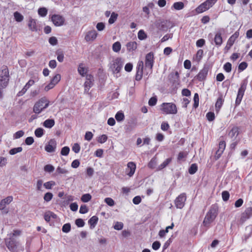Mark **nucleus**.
Here are the masks:
<instances>
[{"instance_id": "obj_26", "label": "nucleus", "mask_w": 252, "mask_h": 252, "mask_svg": "<svg viewBox=\"0 0 252 252\" xmlns=\"http://www.w3.org/2000/svg\"><path fill=\"white\" fill-rule=\"evenodd\" d=\"M126 47L129 52L134 51L137 48V43L135 41L129 42L126 44Z\"/></svg>"}, {"instance_id": "obj_10", "label": "nucleus", "mask_w": 252, "mask_h": 252, "mask_svg": "<svg viewBox=\"0 0 252 252\" xmlns=\"http://www.w3.org/2000/svg\"><path fill=\"white\" fill-rule=\"evenodd\" d=\"M6 246L8 249L11 252H14L17 248V241L13 237H10L8 239L5 240Z\"/></svg>"}, {"instance_id": "obj_24", "label": "nucleus", "mask_w": 252, "mask_h": 252, "mask_svg": "<svg viewBox=\"0 0 252 252\" xmlns=\"http://www.w3.org/2000/svg\"><path fill=\"white\" fill-rule=\"evenodd\" d=\"M207 74H208L207 70H206L205 69H202L199 71L198 74L196 75V79L199 81H202L206 79Z\"/></svg>"}, {"instance_id": "obj_2", "label": "nucleus", "mask_w": 252, "mask_h": 252, "mask_svg": "<svg viewBox=\"0 0 252 252\" xmlns=\"http://www.w3.org/2000/svg\"><path fill=\"white\" fill-rule=\"evenodd\" d=\"M49 104V100L45 96L42 97L34 103L33 112L35 114H39L48 107Z\"/></svg>"}, {"instance_id": "obj_51", "label": "nucleus", "mask_w": 252, "mask_h": 252, "mask_svg": "<svg viewBox=\"0 0 252 252\" xmlns=\"http://www.w3.org/2000/svg\"><path fill=\"white\" fill-rule=\"evenodd\" d=\"M43 133V129L41 128H38L34 131L35 135L37 137H41Z\"/></svg>"}, {"instance_id": "obj_46", "label": "nucleus", "mask_w": 252, "mask_h": 252, "mask_svg": "<svg viewBox=\"0 0 252 252\" xmlns=\"http://www.w3.org/2000/svg\"><path fill=\"white\" fill-rule=\"evenodd\" d=\"M206 118L209 122L214 121L215 119V116L214 112H209L206 114Z\"/></svg>"}, {"instance_id": "obj_28", "label": "nucleus", "mask_w": 252, "mask_h": 252, "mask_svg": "<svg viewBox=\"0 0 252 252\" xmlns=\"http://www.w3.org/2000/svg\"><path fill=\"white\" fill-rule=\"evenodd\" d=\"M98 218L95 216H93L91 219L89 220L88 223L90 225L91 228H93L94 227L95 225L96 224L98 221Z\"/></svg>"}, {"instance_id": "obj_1", "label": "nucleus", "mask_w": 252, "mask_h": 252, "mask_svg": "<svg viewBox=\"0 0 252 252\" xmlns=\"http://www.w3.org/2000/svg\"><path fill=\"white\" fill-rule=\"evenodd\" d=\"M218 214V208L212 205L206 213L203 220L202 224L206 229L210 227L211 224L215 220Z\"/></svg>"}, {"instance_id": "obj_32", "label": "nucleus", "mask_w": 252, "mask_h": 252, "mask_svg": "<svg viewBox=\"0 0 252 252\" xmlns=\"http://www.w3.org/2000/svg\"><path fill=\"white\" fill-rule=\"evenodd\" d=\"M118 17V14L113 12L111 13L110 17L108 20L109 24H112L115 22Z\"/></svg>"}, {"instance_id": "obj_56", "label": "nucleus", "mask_w": 252, "mask_h": 252, "mask_svg": "<svg viewBox=\"0 0 252 252\" xmlns=\"http://www.w3.org/2000/svg\"><path fill=\"white\" fill-rule=\"evenodd\" d=\"M75 224L78 227H81L84 226L85 222L82 219H77L75 220Z\"/></svg>"}, {"instance_id": "obj_36", "label": "nucleus", "mask_w": 252, "mask_h": 252, "mask_svg": "<svg viewBox=\"0 0 252 252\" xmlns=\"http://www.w3.org/2000/svg\"><path fill=\"white\" fill-rule=\"evenodd\" d=\"M61 75L59 74H57L51 79V82L55 86L61 80Z\"/></svg>"}, {"instance_id": "obj_19", "label": "nucleus", "mask_w": 252, "mask_h": 252, "mask_svg": "<svg viewBox=\"0 0 252 252\" xmlns=\"http://www.w3.org/2000/svg\"><path fill=\"white\" fill-rule=\"evenodd\" d=\"M240 128L237 126H234L232 127L230 130L228 132V136L231 138H236L239 134Z\"/></svg>"}, {"instance_id": "obj_23", "label": "nucleus", "mask_w": 252, "mask_h": 252, "mask_svg": "<svg viewBox=\"0 0 252 252\" xmlns=\"http://www.w3.org/2000/svg\"><path fill=\"white\" fill-rule=\"evenodd\" d=\"M223 42L221 34L220 32H217L214 37V42L215 45L220 47L221 45Z\"/></svg>"}, {"instance_id": "obj_62", "label": "nucleus", "mask_w": 252, "mask_h": 252, "mask_svg": "<svg viewBox=\"0 0 252 252\" xmlns=\"http://www.w3.org/2000/svg\"><path fill=\"white\" fill-rule=\"evenodd\" d=\"M93 137V134L91 131H87L85 135V139L90 141L92 140Z\"/></svg>"}, {"instance_id": "obj_25", "label": "nucleus", "mask_w": 252, "mask_h": 252, "mask_svg": "<svg viewBox=\"0 0 252 252\" xmlns=\"http://www.w3.org/2000/svg\"><path fill=\"white\" fill-rule=\"evenodd\" d=\"M239 36V32L238 31L235 32L228 39L227 43L233 46L236 39Z\"/></svg>"}, {"instance_id": "obj_53", "label": "nucleus", "mask_w": 252, "mask_h": 252, "mask_svg": "<svg viewBox=\"0 0 252 252\" xmlns=\"http://www.w3.org/2000/svg\"><path fill=\"white\" fill-rule=\"evenodd\" d=\"M222 198L224 201H227L230 196L229 193L227 191H222Z\"/></svg>"}, {"instance_id": "obj_8", "label": "nucleus", "mask_w": 252, "mask_h": 252, "mask_svg": "<svg viewBox=\"0 0 252 252\" xmlns=\"http://www.w3.org/2000/svg\"><path fill=\"white\" fill-rule=\"evenodd\" d=\"M51 21L57 27L63 26L65 22L64 18L59 14H54L51 17Z\"/></svg>"}, {"instance_id": "obj_18", "label": "nucleus", "mask_w": 252, "mask_h": 252, "mask_svg": "<svg viewBox=\"0 0 252 252\" xmlns=\"http://www.w3.org/2000/svg\"><path fill=\"white\" fill-rule=\"evenodd\" d=\"M252 216V207H248L246 209L245 211L242 213L241 220L246 221Z\"/></svg>"}, {"instance_id": "obj_45", "label": "nucleus", "mask_w": 252, "mask_h": 252, "mask_svg": "<svg viewBox=\"0 0 252 252\" xmlns=\"http://www.w3.org/2000/svg\"><path fill=\"white\" fill-rule=\"evenodd\" d=\"M223 68L226 72L229 73L231 71L232 64L231 63L227 62L223 65Z\"/></svg>"}, {"instance_id": "obj_4", "label": "nucleus", "mask_w": 252, "mask_h": 252, "mask_svg": "<svg viewBox=\"0 0 252 252\" xmlns=\"http://www.w3.org/2000/svg\"><path fill=\"white\" fill-rule=\"evenodd\" d=\"M160 110L165 114H176L178 109L176 105L172 102H164L160 105Z\"/></svg>"}, {"instance_id": "obj_16", "label": "nucleus", "mask_w": 252, "mask_h": 252, "mask_svg": "<svg viewBox=\"0 0 252 252\" xmlns=\"http://www.w3.org/2000/svg\"><path fill=\"white\" fill-rule=\"evenodd\" d=\"M29 29L32 32H37L39 30L38 26L36 23V20L30 18L28 24Z\"/></svg>"}, {"instance_id": "obj_49", "label": "nucleus", "mask_w": 252, "mask_h": 252, "mask_svg": "<svg viewBox=\"0 0 252 252\" xmlns=\"http://www.w3.org/2000/svg\"><path fill=\"white\" fill-rule=\"evenodd\" d=\"M70 149L67 146L63 147L61 151V154L63 156H67L69 153Z\"/></svg>"}, {"instance_id": "obj_37", "label": "nucleus", "mask_w": 252, "mask_h": 252, "mask_svg": "<svg viewBox=\"0 0 252 252\" xmlns=\"http://www.w3.org/2000/svg\"><path fill=\"white\" fill-rule=\"evenodd\" d=\"M147 36L145 32L143 30H140L138 32V38L139 39L142 40L145 39Z\"/></svg>"}, {"instance_id": "obj_52", "label": "nucleus", "mask_w": 252, "mask_h": 252, "mask_svg": "<svg viewBox=\"0 0 252 252\" xmlns=\"http://www.w3.org/2000/svg\"><path fill=\"white\" fill-rule=\"evenodd\" d=\"M248 67V63L243 62L241 63L238 65V70L240 71H243Z\"/></svg>"}, {"instance_id": "obj_9", "label": "nucleus", "mask_w": 252, "mask_h": 252, "mask_svg": "<svg viewBox=\"0 0 252 252\" xmlns=\"http://www.w3.org/2000/svg\"><path fill=\"white\" fill-rule=\"evenodd\" d=\"M154 63V55L153 52L148 53L145 57V67L152 71Z\"/></svg>"}, {"instance_id": "obj_50", "label": "nucleus", "mask_w": 252, "mask_h": 252, "mask_svg": "<svg viewBox=\"0 0 252 252\" xmlns=\"http://www.w3.org/2000/svg\"><path fill=\"white\" fill-rule=\"evenodd\" d=\"M53 196L51 192H47L44 195V200L46 202H49L52 199Z\"/></svg>"}, {"instance_id": "obj_14", "label": "nucleus", "mask_w": 252, "mask_h": 252, "mask_svg": "<svg viewBox=\"0 0 252 252\" xmlns=\"http://www.w3.org/2000/svg\"><path fill=\"white\" fill-rule=\"evenodd\" d=\"M143 63L142 61H140L138 62L137 66V71L135 75V79L137 81L140 80L143 76Z\"/></svg>"}, {"instance_id": "obj_21", "label": "nucleus", "mask_w": 252, "mask_h": 252, "mask_svg": "<svg viewBox=\"0 0 252 252\" xmlns=\"http://www.w3.org/2000/svg\"><path fill=\"white\" fill-rule=\"evenodd\" d=\"M248 81L246 79L243 80L241 83L237 94L239 95L244 96L245 92L247 89Z\"/></svg>"}, {"instance_id": "obj_6", "label": "nucleus", "mask_w": 252, "mask_h": 252, "mask_svg": "<svg viewBox=\"0 0 252 252\" xmlns=\"http://www.w3.org/2000/svg\"><path fill=\"white\" fill-rule=\"evenodd\" d=\"M217 1V0H206L196 8V12L200 14L207 11L212 7Z\"/></svg>"}, {"instance_id": "obj_12", "label": "nucleus", "mask_w": 252, "mask_h": 252, "mask_svg": "<svg viewBox=\"0 0 252 252\" xmlns=\"http://www.w3.org/2000/svg\"><path fill=\"white\" fill-rule=\"evenodd\" d=\"M136 164L132 161L127 163L126 169V174L129 177H132L134 174L136 170Z\"/></svg>"}, {"instance_id": "obj_40", "label": "nucleus", "mask_w": 252, "mask_h": 252, "mask_svg": "<svg viewBox=\"0 0 252 252\" xmlns=\"http://www.w3.org/2000/svg\"><path fill=\"white\" fill-rule=\"evenodd\" d=\"M56 54L57 55V60L59 62H63L64 60V54L63 51H57L56 52Z\"/></svg>"}, {"instance_id": "obj_60", "label": "nucleus", "mask_w": 252, "mask_h": 252, "mask_svg": "<svg viewBox=\"0 0 252 252\" xmlns=\"http://www.w3.org/2000/svg\"><path fill=\"white\" fill-rule=\"evenodd\" d=\"M170 127L169 125L167 122H163L161 125V129L163 131H167Z\"/></svg>"}, {"instance_id": "obj_64", "label": "nucleus", "mask_w": 252, "mask_h": 252, "mask_svg": "<svg viewBox=\"0 0 252 252\" xmlns=\"http://www.w3.org/2000/svg\"><path fill=\"white\" fill-rule=\"evenodd\" d=\"M24 134V132L23 130H19L14 134L13 137L15 139H18L22 137Z\"/></svg>"}, {"instance_id": "obj_42", "label": "nucleus", "mask_w": 252, "mask_h": 252, "mask_svg": "<svg viewBox=\"0 0 252 252\" xmlns=\"http://www.w3.org/2000/svg\"><path fill=\"white\" fill-rule=\"evenodd\" d=\"M71 230V225L69 223H67L63 226L62 231L64 233H68Z\"/></svg>"}, {"instance_id": "obj_54", "label": "nucleus", "mask_w": 252, "mask_h": 252, "mask_svg": "<svg viewBox=\"0 0 252 252\" xmlns=\"http://www.w3.org/2000/svg\"><path fill=\"white\" fill-rule=\"evenodd\" d=\"M203 50L202 49H199L197 51L196 54V58L197 61H200L203 56Z\"/></svg>"}, {"instance_id": "obj_7", "label": "nucleus", "mask_w": 252, "mask_h": 252, "mask_svg": "<svg viewBox=\"0 0 252 252\" xmlns=\"http://www.w3.org/2000/svg\"><path fill=\"white\" fill-rule=\"evenodd\" d=\"M187 200V196L185 193H181L176 197L174 201L176 207L178 209H182L185 204Z\"/></svg>"}, {"instance_id": "obj_11", "label": "nucleus", "mask_w": 252, "mask_h": 252, "mask_svg": "<svg viewBox=\"0 0 252 252\" xmlns=\"http://www.w3.org/2000/svg\"><path fill=\"white\" fill-rule=\"evenodd\" d=\"M226 147L225 141L221 140L219 143V148L216 152L215 158L216 160L218 159L221 157Z\"/></svg>"}, {"instance_id": "obj_38", "label": "nucleus", "mask_w": 252, "mask_h": 252, "mask_svg": "<svg viewBox=\"0 0 252 252\" xmlns=\"http://www.w3.org/2000/svg\"><path fill=\"white\" fill-rule=\"evenodd\" d=\"M56 185V183L53 181H50L47 182L43 184V186L45 187V189H50L52 188L53 186H54Z\"/></svg>"}, {"instance_id": "obj_27", "label": "nucleus", "mask_w": 252, "mask_h": 252, "mask_svg": "<svg viewBox=\"0 0 252 252\" xmlns=\"http://www.w3.org/2000/svg\"><path fill=\"white\" fill-rule=\"evenodd\" d=\"M78 71L82 76H84L86 74L88 69L84 66L83 63H81L79 64Z\"/></svg>"}, {"instance_id": "obj_13", "label": "nucleus", "mask_w": 252, "mask_h": 252, "mask_svg": "<svg viewBox=\"0 0 252 252\" xmlns=\"http://www.w3.org/2000/svg\"><path fill=\"white\" fill-rule=\"evenodd\" d=\"M86 80L84 83V90L85 92H88L90 88L93 85L94 77L91 75H86Z\"/></svg>"}, {"instance_id": "obj_17", "label": "nucleus", "mask_w": 252, "mask_h": 252, "mask_svg": "<svg viewBox=\"0 0 252 252\" xmlns=\"http://www.w3.org/2000/svg\"><path fill=\"white\" fill-rule=\"evenodd\" d=\"M97 34L95 30L89 31L85 36V39L87 42L93 41L96 38Z\"/></svg>"}, {"instance_id": "obj_48", "label": "nucleus", "mask_w": 252, "mask_h": 252, "mask_svg": "<svg viewBox=\"0 0 252 252\" xmlns=\"http://www.w3.org/2000/svg\"><path fill=\"white\" fill-rule=\"evenodd\" d=\"M108 139L106 135L102 134L99 136L97 138V142L99 143H104Z\"/></svg>"}, {"instance_id": "obj_15", "label": "nucleus", "mask_w": 252, "mask_h": 252, "mask_svg": "<svg viewBox=\"0 0 252 252\" xmlns=\"http://www.w3.org/2000/svg\"><path fill=\"white\" fill-rule=\"evenodd\" d=\"M57 143L55 139H52L49 140L45 147V150L47 152L51 153L54 152L56 148Z\"/></svg>"}, {"instance_id": "obj_35", "label": "nucleus", "mask_w": 252, "mask_h": 252, "mask_svg": "<svg viewBox=\"0 0 252 252\" xmlns=\"http://www.w3.org/2000/svg\"><path fill=\"white\" fill-rule=\"evenodd\" d=\"M14 16L16 21L20 22L23 20V16L19 12H15L14 13Z\"/></svg>"}, {"instance_id": "obj_39", "label": "nucleus", "mask_w": 252, "mask_h": 252, "mask_svg": "<svg viewBox=\"0 0 252 252\" xmlns=\"http://www.w3.org/2000/svg\"><path fill=\"white\" fill-rule=\"evenodd\" d=\"M92 198V196L89 193H86L83 194L81 198V200L83 202H88L90 200H91Z\"/></svg>"}, {"instance_id": "obj_22", "label": "nucleus", "mask_w": 252, "mask_h": 252, "mask_svg": "<svg viewBox=\"0 0 252 252\" xmlns=\"http://www.w3.org/2000/svg\"><path fill=\"white\" fill-rule=\"evenodd\" d=\"M13 200V197L9 196L1 200L0 202V210H2L4 209L6 205L9 204Z\"/></svg>"}, {"instance_id": "obj_33", "label": "nucleus", "mask_w": 252, "mask_h": 252, "mask_svg": "<svg viewBox=\"0 0 252 252\" xmlns=\"http://www.w3.org/2000/svg\"><path fill=\"white\" fill-rule=\"evenodd\" d=\"M198 170V166L196 163L192 164L189 168V173L190 174H195Z\"/></svg>"}, {"instance_id": "obj_34", "label": "nucleus", "mask_w": 252, "mask_h": 252, "mask_svg": "<svg viewBox=\"0 0 252 252\" xmlns=\"http://www.w3.org/2000/svg\"><path fill=\"white\" fill-rule=\"evenodd\" d=\"M121 49V44L120 42L117 41L115 42L112 46L113 51L115 52H119Z\"/></svg>"}, {"instance_id": "obj_59", "label": "nucleus", "mask_w": 252, "mask_h": 252, "mask_svg": "<svg viewBox=\"0 0 252 252\" xmlns=\"http://www.w3.org/2000/svg\"><path fill=\"white\" fill-rule=\"evenodd\" d=\"M156 164V159L153 158L148 163V167L150 168L154 169L155 167Z\"/></svg>"}, {"instance_id": "obj_44", "label": "nucleus", "mask_w": 252, "mask_h": 252, "mask_svg": "<svg viewBox=\"0 0 252 252\" xmlns=\"http://www.w3.org/2000/svg\"><path fill=\"white\" fill-rule=\"evenodd\" d=\"M38 13L41 16H45L47 14V9L45 7L39 8L38 10Z\"/></svg>"}, {"instance_id": "obj_29", "label": "nucleus", "mask_w": 252, "mask_h": 252, "mask_svg": "<svg viewBox=\"0 0 252 252\" xmlns=\"http://www.w3.org/2000/svg\"><path fill=\"white\" fill-rule=\"evenodd\" d=\"M172 158H171L166 159L161 164H160L158 167V170H160L165 167H166L172 161Z\"/></svg>"}, {"instance_id": "obj_30", "label": "nucleus", "mask_w": 252, "mask_h": 252, "mask_svg": "<svg viewBox=\"0 0 252 252\" xmlns=\"http://www.w3.org/2000/svg\"><path fill=\"white\" fill-rule=\"evenodd\" d=\"M184 7V4L182 1L176 2L174 3L172 6V8L175 10H180L183 9Z\"/></svg>"}, {"instance_id": "obj_3", "label": "nucleus", "mask_w": 252, "mask_h": 252, "mask_svg": "<svg viewBox=\"0 0 252 252\" xmlns=\"http://www.w3.org/2000/svg\"><path fill=\"white\" fill-rule=\"evenodd\" d=\"M9 72L6 66H3L0 69V89H3L8 86L9 81Z\"/></svg>"}, {"instance_id": "obj_47", "label": "nucleus", "mask_w": 252, "mask_h": 252, "mask_svg": "<svg viewBox=\"0 0 252 252\" xmlns=\"http://www.w3.org/2000/svg\"><path fill=\"white\" fill-rule=\"evenodd\" d=\"M124 114L122 112H118L115 115V119L118 122H120L124 120Z\"/></svg>"}, {"instance_id": "obj_57", "label": "nucleus", "mask_w": 252, "mask_h": 252, "mask_svg": "<svg viewBox=\"0 0 252 252\" xmlns=\"http://www.w3.org/2000/svg\"><path fill=\"white\" fill-rule=\"evenodd\" d=\"M89 210L86 205H82L80 206L79 212L81 214H86L88 212Z\"/></svg>"}, {"instance_id": "obj_31", "label": "nucleus", "mask_w": 252, "mask_h": 252, "mask_svg": "<svg viewBox=\"0 0 252 252\" xmlns=\"http://www.w3.org/2000/svg\"><path fill=\"white\" fill-rule=\"evenodd\" d=\"M55 125V121L53 119H47L43 123V126L47 128H51Z\"/></svg>"}, {"instance_id": "obj_63", "label": "nucleus", "mask_w": 252, "mask_h": 252, "mask_svg": "<svg viewBox=\"0 0 252 252\" xmlns=\"http://www.w3.org/2000/svg\"><path fill=\"white\" fill-rule=\"evenodd\" d=\"M105 25L104 23L102 22L98 23L96 26V28L98 31H103L105 29Z\"/></svg>"}, {"instance_id": "obj_55", "label": "nucleus", "mask_w": 252, "mask_h": 252, "mask_svg": "<svg viewBox=\"0 0 252 252\" xmlns=\"http://www.w3.org/2000/svg\"><path fill=\"white\" fill-rule=\"evenodd\" d=\"M105 202L110 206H113L115 204V202L113 199L110 197H107L104 200Z\"/></svg>"}, {"instance_id": "obj_5", "label": "nucleus", "mask_w": 252, "mask_h": 252, "mask_svg": "<svg viewBox=\"0 0 252 252\" xmlns=\"http://www.w3.org/2000/svg\"><path fill=\"white\" fill-rule=\"evenodd\" d=\"M124 65V61L121 58H117L110 63V68L113 72V73L117 77L119 76L118 74L120 73Z\"/></svg>"}, {"instance_id": "obj_20", "label": "nucleus", "mask_w": 252, "mask_h": 252, "mask_svg": "<svg viewBox=\"0 0 252 252\" xmlns=\"http://www.w3.org/2000/svg\"><path fill=\"white\" fill-rule=\"evenodd\" d=\"M224 101V99L222 94L220 95L218 98L217 101L215 103V109L217 113H218L222 106Z\"/></svg>"}, {"instance_id": "obj_41", "label": "nucleus", "mask_w": 252, "mask_h": 252, "mask_svg": "<svg viewBox=\"0 0 252 252\" xmlns=\"http://www.w3.org/2000/svg\"><path fill=\"white\" fill-rule=\"evenodd\" d=\"M193 101H194V103H193V106L194 108H196L198 107L199 101V95L197 93H195L194 94V97H193Z\"/></svg>"}, {"instance_id": "obj_58", "label": "nucleus", "mask_w": 252, "mask_h": 252, "mask_svg": "<svg viewBox=\"0 0 252 252\" xmlns=\"http://www.w3.org/2000/svg\"><path fill=\"white\" fill-rule=\"evenodd\" d=\"M187 156V154L183 152H180L177 157V159L179 161H181L183 160V159L185 158Z\"/></svg>"}, {"instance_id": "obj_43", "label": "nucleus", "mask_w": 252, "mask_h": 252, "mask_svg": "<svg viewBox=\"0 0 252 252\" xmlns=\"http://www.w3.org/2000/svg\"><path fill=\"white\" fill-rule=\"evenodd\" d=\"M22 148L21 147L13 148L9 151V153L11 155H13L18 153L21 152L22 151Z\"/></svg>"}, {"instance_id": "obj_61", "label": "nucleus", "mask_w": 252, "mask_h": 252, "mask_svg": "<svg viewBox=\"0 0 252 252\" xmlns=\"http://www.w3.org/2000/svg\"><path fill=\"white\" fill-rule=\"evenodd\" d=\"M44 169L46 172H52L54 170V167L52 165L47 164L44 166Z\"/></svg>"}]
</instances>
